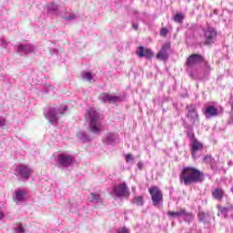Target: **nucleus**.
I'll return each instance as SVG.
<instances>
[{
	"mask_svg": "<svg viewBox=\"0 0 233 233\" xmlns=\"http://www.w3.org/2000/svg\"><path fill=\"white\" fill-rule=\"evenodd\" d=\"M132 26H133L134 30H137V28H139V25H137V23H134L132 25Z\"/></svg>",
	"mask_w": 233,
	"mask_h": 233,
	"instance_id": "79ce46f5",
	"label": "nucleus"
},
{
	"mask_svg": "<svg viewBox=\"0 0 233 233\" xmlns=\"http://www.w3.org/2000/svg\"><path fill=\"white\" fill-rule=\"evenodd\" d=\"M0 41H1V46H2L3 48H6V46H7V45H8V43H7V42H5V40H3V39H1Z\"/></svg>",
	"mask_w": 233,
	"mask_h": 233,
	"instance_id": "4c0bfd02",
	"label": "nucleus"
},
{
	"mask_svg": "<svg viewBox=\"0 0 233 233\" xmlns=\"http://www.w3.org/2000/svg\"><path fill=\"white\" fill-rule=\"evenodd\" d=\"M50 54L54 56V54H57V49H50Z\"/></svg>",
	"mask_w": 233,
	"mask_h": 233,
	"instance_id": "37998d69",
	"label": "nucleus"
},
{
	"mask_svg": "<svg viewBox=\"0 0 233 233\" xmlns=\"http://www.w3.org/2000/svg\"><path fill=\"white\" fill-rule=\"evenodd\" d=\"M99 199H101L99 194L91 193V201H93V203H99Z\"/></svg>",
	"mask_w": 233,
	"mask_h": 233,
	"instance_id": "c756f323",
	"label": "nucleus"
},
{
	"mask_svg": "<svg viewBox=\"0 0 233 233\" xmlns=\"http://www.w3.org/2000/svg\"><path fill=\"white\" fill-rule=\"evenodd\" d=\"M159 34L161 37H167V35H168V28L161 27Z\"/></svg>",
	"mask_w": 233,
	"mask_h": 233,
	"instance_id": "2f4dec72",
	"label": "nucleus"
},
{
	"mask_svg": "<svg viewBox=\"0 0 233 233\" xmlns=\"http://www.w3.org/2000/svg\"><path fill=\"white\" fill-rule=\"evenodd\" d=\"M81 77L86 79V81H92V73L90 72H83Z\"/></svg>",
	"mask_w": 233,
	"mask_h": 233,
	"instance_id": "c85d7f7f",
	"label": "nucleus"
},
{
	"mask_svg": "<svg viewBox=\"0 0 233 233\" xmlns=\"http://www.w3.org/2000/svg\"><path fill=\"white\" fill-rule=\"evenodd\" d=\"M74 19H76V15H70L69 16L66 17V21H74Z\"/></svg>",
	"mask_w": 233,
	"mask_h": 233,
	"instance_id": "e433bc0d",
	"label": "nucleus"
},
{
	"mask_svg": "<svg viewBox=\"0 0 233 233\" xmlns=\"http://www.w3.org/2000/svg\"><path fill=\"white\" fill-rule=\"evenodd\" d=\"M46 90L44 91L45 92V94H46V92H48V90H53L54 89V86H52V85H47L46 86Z\"/></svg>",
	"mask_w": 233,
	"mask_h": 233,
	"instance_id": "58836bf2",
	"label": "nucleus"
},
{
	"mask_svg": "<svg viewBox=\"0 0 233 233\" xmlns=\"http://www.w3.org/2000/svg\"><path fill=\"white\" fill-rule=\"evenodd\" d=\"M185 214V209H180L178 211H168L167 216L169 218H183Z\"/></svg>",
	"mask_w": 233,
	"mask_h": 233,
	"instance_id": "393cba45",
	"label": "nucleus"
},
{
	"mask_svg": "<svg viewBox=\"0 0 233 233\" xmlns=\"http://www.w3.org/2000/svg\"><path fill=\"white\" fill-rule=\"evenodd\" d=\"M5 218V213L3 211H0V220Z\"/></svg>",
	"mask_w": 233,
	"mask_h": 233,
	"instance_id": "a18cd8bd",
	"label": "nucleus"
},
{
	"mask_svg": "<svg viewBox=\"0 0 233 233\" xmlns=\"http://www.w3.org/2000/svg\"><path fill=\"white\" fill-rule=\"evenodd\" d=\"M184 127L187 128V136L188 137V139H190V141H194V139L196 138V136L194 135V127L187 125V124H184Z\"/></svg>",
	"mask_w": 233,
	"mask_h": 233,
	"instance_id": "4be33fe9",
	"label": "nucleus"
},
{
	"mask_svg": "<svg viewBox=\"0 0 233 233\" xmlns=\"http://www.w3.org/2000/svg\"><path fill=\"white\" fill-rule=\"evenodd\" d=\"M204 180L205 175L203 172L193 167H184L179 176L180 184L185 185V187L203 183Z\"/></svg>",
	"mask_w": 233,
	"mask_h": 233,
	"instance_id": "f257e3e1",
	"label": "nucleus"
},
{
	"mask_svg": "<svg viewBox=\"0 0 233 233\" xmlns=\"http://www.w3.org/2000/svg\"><path fill=\"white\" fill-rule=\"evenodd\" d=\"M25 196H26V191L25 189H17L15 191V201L16 205L23 203L25 201Z\"/></svg>",
	"mask_w": 233,
	"mask_h": 233,
	"instance_id": "a211bd4d",
	"label": "nucleus"
},
{
	"mask_svg": "<svg viewBox=\"0 0 233 233\" xmlns=\"http://www.w3.org/2000/svg\"><path fill=\"white\" fill-rule=\"evenodd\" d=\"M196 228H198V226L193 225V229H191L189 233H199V231H198Z\"/></svg>",
	"mask_w": 233,
	"mask_h": 233,
	"instance_id": "ea45409f",
	"label": "nucleus"
},
{
	"mask_svg": "<svg viewBox=\"0 0 233 233\" xmlns=\"http://www.w3.org/2000/svg\"><path fill=\"white\" fill-rule=\"evenodd\" d=\"M148 192L151 197L153 207H156L157 208L163 207V191H161L158 187L153 186L148 188Z\"/></svg>",
	"mask_w": 233,
	"mask_h": 233,
	"instance_id": "39448f33",
	"label": "nucleus"
},
{
	"mask_svg": "<svg viewBox=\"0 0 233 233\" xmlns=\"http://www.w3.org/2000/svg\"><path fill=\"white\" fill-rule=\"evenodd\" d=\"M76 163V158L74 156L68 153H60L56 158V166L58 168H68L72 167V164Z\"/></svg>",
	"mask_w": 233,
	"mask_h": 233,
	"instance_id": "423d86ee",
	"label": "nucleus"
},
{
	"mask_svg": "<svg viewBox=\"0 0 233 233\" xmlns=\"http://www.w3.org/2000/svg\"><path fill=\"white\" fill-rule=\"evenodd\" d=\"M228 123H229V125H233V115H231V116H229Z\"/></svg>",
	"mask_w": 233,
	"mask_h": 233,
	"instance_id": "c03bdc74",
	"label": "nucleus"
},
{
	"mask_svg": "<svg viewBox=\"0 0 233 233\" xmlns=\"http://www.w3.org/2000/svg\"><path fill=\"white\" fill-rule=\"evenodd\" d=\"M68 107L66 106H50L44 110V116L46 119L51 123V125H57L59 118L65 112H66V109Z\"/></svg>",
	"mask_w": 233,
	"mask_h": 233,
	"instance_id": "f03ea898",
	"label": "nucleus"
},
{
	"mask_svg": "<svg viewBox=\"0 0 233 233\" xmlns=\"http://www.w3.org/2000/svg\"><path fill=\"white\" fill-rule=\"evenodd\" d=\"M98 99L102 101V103H117L121 101V96L102 93L99 95Z\"/></svg>",
	"mask_w": 233,
	"mask_h": 233,
	"instance_id": "f8f14e48",
	"label": "nucleus"
},
{
	"mask_svg": "<svg viewBox=\"0 0 233 233\" xmlns=\"http://www.w3.org/2000/svg\"><path fill=\"white\" fill-rule=\"evenodd\" d=\"M182 218H184L186 223H192V221H194V214L187 212V209H184V214L182 215Z\"/></svg>",
	"mask_w": 233,
	"mask_h": 233,
	"instance_id": "a878e982",
	"label": "nucleus"
},
{
	"mask_svg": "<svg viewBox=\"0 0 233 233\" xmlns=\"http://www.w3.org/2000/svg\"><path fill=\"white\" fill-rule=\"evenodd\" d=\"M137 54L139 57H146V59H152V57H154L152 49L145 48L144 46H139Z\"/></svg>",
	"mask_w": 233,
	"mask_h": 233,
	"instance_id": "ddd939ff",
	"label": "nucleus"
},
{
	"mask_svg": "<svg viewBox=\"0 0 233 233\" xmlns=\"http://www.w3.org/2000/svg\"><path fill=\"white\" fill-rule=\"evenodd\" d=\"M5 125H6V120L3 117H0V128H5Z\"/></svg>",
	"mask_w": 233,
	"mask_h": 233,
	"instance_id": "c9c22d12",
	"label": "nucleus"
},
{
	"mask_svg": "<svg viewBox=\"0 0 233 233\" xmlns=\"http://www.w3.org/2000/svg\"><path fill=\"white\" fill-rule=\"evenodd\" d=\"M137 168H138V170H143V163L142 162L137 163Z\"/></svg>",
	"mask_w": 233,
	"mask_h": 233,
	"instance_id": "a19ab883",
	"label": "nucleus"
},
{
	"mask_svg": "<svg viewBox=\"0 0 233 233\" xmlns=\"http://www.w3.org/2000/svg\"><path fill=\"white\" fill-rule=\"evenodd\" d=\"M16 174L22 177V179H29L32 174V169L28 166L20 165L16 167Z\"/></svg>",
	"mask_w": 233,
	"mask_h": 233,
	"instance_id": "1a4fd4ad",
	"label": "nucleus"
},
{
	"mask_svg": "<svg viewBox=\"0 0 233 233\" xmlns=\"http://www.w3.org/2000/svg\"><path fill=\"white\" fill-rule=\"evenodd\" d=\"M206 119H211V117H218V107L214 106H208L204 111Z\"/></svg>",
	"mask_w": 233,
	"mask_h": 233,
	"instance_id": "2eb2a0df",
	"label": "nucleus"
},
{
	"mask_svg": "<svg viewBox=\"0 0 233 233\" xmlns=\"http://www.w3.org/2000/svg\"><path fill=\"white\" fill-rule=\"evenodd\" d=\"M76 137L82 143H90V141H92V137H90L85 131H79L76 134Z\"/></svg>",
	"mask_w": 233,
	"mask_h": 233,
	"instance_id": "aec40b11",
	"label": "nucleus"
},
{
	"mask_svg": "<svg viewBox=\"0 0 233 233\" xmlns=\"http://www.w3.org/2000/svg\"><path fill=\"white\" fill-rule=\"evenodd\" d=\"M205 61V57L199 54H193L189 56L187 60V66H196V65H199Z\"/></svg>",
	"mask_w": 233,
	"mask_h": 233,
	"instance_id": "9b49d317",
	"label": "nucleus"
},
{
	"mask_svg": "<svg viewBox=\"0 0 233 233\" xmlns=\"http://www.w3.org/2000/svg\"><path fill=\"white\" fill-rule=\"evenodd\" d=\"M131 203L137 205V207H143V205H145V198L143 196L134 197Z\"/></svg>",
	"mask_w": 233,
	"mask_h": 233,
	"instance_id": "5701e85b",
	"label": "nucleus"
},
{
	"mask_svg": "<svg viewBox=\"0 0 233 233\" xmlns=\"http://www.w3.org/2000/svg\"><path fill=\"white\" fill-rule=\"evenodd\" d=\"M184 19H185V15H183V14H181V13H177V14L175 15V16H174V21H175L176 23L181 24V23H183Z\"/></svg>",
	"mask_w": 233,
	"mask_h": 233,
	"instance_id": "bb28decb",
	"label": "nucleus"
},
{
	"mask_svg": "<svg viewBox=\"0 0 233 233\" xmlns=\"http://www.w3.org/2000/svg\"><path fill=\"white\" fill-rule=\"evenodd\" d=\"M58 8H59V5H57V4L51 2L46 5V12L47 14L56 15L57 14Z\"/></svg>",
	"mask_w": 233,
	"mask_h": 233,
	"instance_id": "412c9836",
	"label": "nucleus"
},
{
	"mask_svg": "<svg viewBox=\"0 0 233 233\" xmlns=\"http://www.w3.org/2000/svg\"><path fill=\"white\" fill-rule=\"evenodd\" d=\"M223 195H224L223 189L221 188H216L212 192V196L214 199H217V201H221L223 199Z\"/></svg>",
	"mask_w": 233,
	"mask_h": 233,
	"instance_id": "b1692460",
	"label": "nucleus"
},
{
	"mask_svg": "<svg viewBox=\"0 0 233 233\" xmlns=\"http://www.w3.org/2000/svg\"><path fill=\"white\" fill-rule=\"evenodd\" d=\"M170 49V44H165L161 50L157 54V59L167 61L168 59V50Z\"/></svg>",
	"mask_w": 233,
	"mask_h": 233,
	"instance_id": "4468645a",
	"label": "nucleus"
},
{
	"mask_svg": "<svg viewBox=\"0 0 233 233\" xmlns=\"http://www.w3.org/2000/svg\"><path fill=\"white\" fill-rule=\"evenodd\" d=\"M191 143V156L192 157H196V153L199 152V150H203V144L198 142V139H194Z\"/></svg>",
	"mask_w": 233,
	"mask_h": 233,
	"instance_id": "f3484780",
	"label": "nucleus"
},
{
	"mask_svg": "<svg viewBox=\"0 0 233 233\" xmlns=\"http://www.w3.org/2000/svg\"><path fill=\"white\" fill-rule=\"evenodd\" d=\"M198 221L204 223V225H210V215L203 211L198 212Z\"/></svg>",
	"mask_w": 233,
	"mask_h": 233,
	"instance_id": "6ab92c4d",
	"label": "nucleus"
},
{
	"mask_svg": "<svg viewBox=\"0 0 233 233\" xmlns=\"http://www.w3.org/2000/svg\"><path fill=\"white\" fill-rule=\"evenodd\" d=\"M116 233H130V230H128V228L124 227V228H119L117 229Z\"/></svg>",
	"mask_w": 233,
	"mask_h": 233,
	"instance_id": "f704fd0d",
	"label": "nucleus"
},
{
	"mask_svg": "<svg viewBox=\"0 0 233 233\" xmlns=\"http://www.w3.org/2000/svg\"><path fill=\"white\" fill-rule=\"evenodd\" d=\"M187 3H190V0H186Z\"/></svg>",
	"mask_w": 233,
	"mask_h": 233,
	"instance_id": "de8ad7c7",
	"label": "nucleus"
},
{
	"mask_svg": "<svg viewBox=\"0 0 233 233\" xmlns=\"http://www.w3.org/2000/svg\"><path fill=\"white\" fill-rule=\"evenodd\" d=\"M117 134L116 133H107L105 135V137L102 138V141L104 145H114L116 141H117Z\"/></svg>",
	"mask_w": 233,
	"mask_h": 233,
	"instance_id": "dca6fc26",
	"label": "nucleus"
},
{
	"mask_svg": "<svg viewBox=\"0 0 233 233\" xmlns=\"http://www.w3.org/2000/svg\"><path fill=\"white\" fill-rule=\"evenodd\" d=\"M110 196L115 199H123V198H128L130 196V190L127 183L123 182L113 187Z\"/></svg>",
	"mask_w": 233,
	"mask_h": 233,
	"instance_id": "20e7f679",
	"label": "nucleus"
},
{
	"mask_svg": "<svg viewBox=\"0 0 233 233\" xmlns=\"http://www.w3.org/2000/svg\"><path fill=\"white\" fill-rule=\"evenodd\" d=\"M186 110L187 112L186 116L188 121H190L192 125H196V123H199V116L198 115V110L196 109V106L192 104L189 106H187Z\"/></svg>",
	"mask_w": 233,
	"mask_h": 233,
	"instance_id": "6e6552de",
	"label": "nucleus"
},
{
	"mask_svg": "<svg viewBox=\"0 0 233 233\" xmlns=\"http://www.w3.org/2000/svg\"><path fill=\"white\" fill-rule=\"evenodd\" d=\"M218 41V31L216 28L209 26L204 29V45L212 46Z\"/></svg>",
	"mask_w": 233,
	"mask_h": 233,
	"instance_id": "0eeeda50",
	"label": "nucleus"
},
{
	"mask_svg": "<svg viewBox=\"0 0 233 233\" xmlns=\"http://www.w3.org/2000/svg\"><path fill=\"white\" fill-rule=\"evenodd\" d=\"M204 161H205V163H210V164H212V163H214V157H212V156H210V155H207L205 157H204Z\"/></svg>",
	"mask_w": 233,
	"mask_h": 233,
	"instance_id": "473e14b6",
	"label": "nucleus"
},
{
	"mask_svg": "<svg viewBox=\"0 0 233 233\" xmlns=\"http://www.w3.org/2000/svg\"><path fill=\"white\" fill-rule=\"evenodd\" d=\"M228 210H230V208H220L219 211L221 214H223L224 218H227V215L228 214Z\"/></svg>",
	"mask_w": 233,
	"mask_h": 233,
	"instance_id": "72a5a7b5",
	"label": "nucleus"
},
{
	"mask_svg": "<svg viewBox=\"0 0 233 233\" xmlns=\"http://www.w3.org/2000/svg\"><path fill=\"white\" fill-rule=\"evenodd\" d=\"M125 158H126V163L134 165V156L132 154L126 155Z\"/></svg>",
	"mask_w": 233,
	"mask_h": 233,
	"instance_id": "7c9ffc66",
	"label": "nucleus"
},
{
	"mask_svg": "<svg viewBox=\"0 0 233 233\" xmlns=\"http://www.w3.org/2000/svg\"><path fill=\"white\" fill-rule=\"evenodd\" d=\"M89 130L93 134H99L101 132V120L99 118V113L94 109H89Z\"/></svg>",
	"mask_w": 233,
	"mask_h": 233,
	"instance_id": "7ed1b4c3",
	"label": "nucleus"
},
{
	"mask_svg": "<svg viewBox=\"0 0 233 233\" xmlns=\"http://www.w3.org/2000/svg\"><path fill=\"white\" fill-rule=\"evenodd\" d=\"M15 233H25V228H23V224L18 223L15 225Z\"/></svg>",
	"mask_w": 233,
	"mask_h": 233,
	"instance_id": "cd10ccee",
	"label": "nucleus"
},
{
	"mask_svg": "<svg viewBox=\"0 0 233 233\" xmlns=\"http://www.w3.org/2000/svg\"><path fill=\"white\" fill-rule=\"evenodd\" d=\"M218 9H215L214 14H218Z\"/></svg>",
	"mask_w": 233,
	"mask_h": 233,
	"instance_id": "49530a36",
	"label": "nucleus"
},
{
	"mask_svg": "<svg viewBox=\"0 0 233 233\" xmlns=\"http://www.w3.org/2000/svg\"><path fill=\"white\" fill-rule=\"evenodd\" d=\"M16 50L20 56H26V54H34L35 46L32 44L19 45L16 46Z\"/></svg>",
	"mask_w": 233,
	"mask_h": 233,
	"instance_id": "9d476101",
	"label": "nucleus"
}]
</instances>
